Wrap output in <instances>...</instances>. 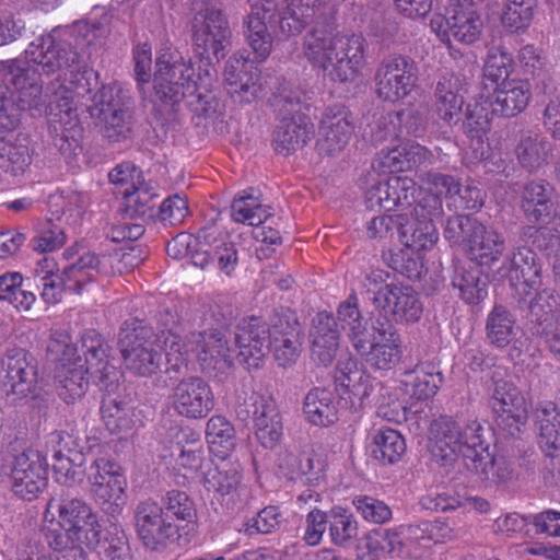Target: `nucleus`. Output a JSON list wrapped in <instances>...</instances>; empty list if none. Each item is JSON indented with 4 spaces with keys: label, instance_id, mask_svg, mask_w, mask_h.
<instances>
[{
    "label": "nucleus",
    "instance_id": "f257e3e1",
    "mask_svg": "<svg viewBox=\"0 0 560 560\" xmlns=\"http://www.w3.org/2000/svg\"><path fill=\"white\" fill-rule=\"evenodd\" d=\"M62 30L42 35L23 57L2 61L0 72V128L13 129L21 110H33L48 119L54 144L66 156L81 151L83 128L73 97L84 96L97 85V73L80 70L79 52Z\"/></svg>",
    "mask_w": 560,
    "mask_h": 560
},
{
    "label": "nucleus",
    "instance_id": "f03ea898",
    "mask_svg": "<svg viewBox=\"0 0 560 560\" xmlns=\"http://www.w3.org/2000/svg\"><path fill=\"white\" fill-rule=\"evenodd\" d=\"M195 10L191 32L195 52L200 56L198 68L179 51L163 49L156 59L153 88L163 102L177 103L191 97L189 105L194 110L208 116L215 110L214 98L208 94L215 82L213 62L225 56L232 32L217 5L203 3Z\"/></svg>",
    "mask_w": 560,
    "mask_h": 560
},
{
    "label": "nucleus",
    "instance_id": "7ed1b4c3",
    "mask_svg": "<svg viewBox=\"0 0 560 560\" xmlns=\"http://www.w3.org/2000/svg\"><path fill=\"white\" fill-rule=\"evenodd\" d=\"M430 452L441 465H448L459 456L465 467L487 485H498L511 478L510 465L503 459H495L489 453L485 440V428L477 421L457 422L442 417L431 424Z\"/></svg>",
    "mask_w": 560,
    "mask_h": 560
},
{
    "label": "nucleus",
    "instance_id": "20e7f679",
    "mask_svg": "<svg viewBox=\"0 0 560 560\" xmlns=\"http://www.w3.org/2000/svg\"><path fill=\"white\" fill-rule=\"evenodd\" d=\"M48 349L60 354L56 371L57 390L61 399L67 404L81 398L91 378L97 385H106L117 376V371L109 363V346L95 330H88L81 339L79 348L71 343L67 334H56Z\"/></svg>",
    "mask_w": 560,
    "mask_h": 560
},
{
    "label": "nucleus",
    "instance_id": "39448f33",
    "mask_svg": "<svg viewBox=\"0 0 560 560\" xmlns=\"http://www.w3.org/2000/svg\"><path fill=\"white\" fill-rule=\"evenodd\" d=\"M44 530L55 550L72 547L94 550L100 542L101 524L97 513L83 499L61 491L47 502Z\"/></svg>",
    "mask_w": 560,
    "mask_h": 560
},
{
    "label": "nucleus",
    "instance_id": "423d86ee",
    "mask_svg": "<svg viewBox=\"0 0 560 560\" xmlns=\"http://www.w3.org/2000/svg\"><path fill=\"white\" fill-rule=\"evenodd\" d=\"M365 39L360 34H331L315 28L304 37V55L334 82H351L365 63Z\"/></svg>",
    "mask_w": 560,
    "mask_h": 560
},
{
    "label": "nucleus",
    "instance_id": "0eeeda50",
    "mask_svg": "<svg viewBox=\"0 0 560 560\" xmlns=\"http://www.w3.org/2000/svg\"><path fill=\"white\" fill-rule=\"evenodd\" d=\"M444 236L460 245L480 266L498 261L505 250V238L493 226H486L469 215H454L446 222Z\"/></svg>",
    "mask_w": 560,
    "mask_h": 560
},
{
    "label": "nucleus",
    "instance_id": "6e6552de",
    "mask_svg": "<svg viewBox=\"0 0 560 560\" xmlns=\"http://www.w3.org/2000/svg\"><path fill=\"white\" fill-rule=\"evenodd\" d=\"M118 347L124 365L130 373L151 376L160 371L163 346L152 327L138 319L126 320L120 328Z\"/></svg>",
    "mask_w": 560,
    "mask_h": 560
},
{
    "label": "nucleus",
    "instance_id": "1a4fd4ad",
    "mask_svg": "<svg viewBox=\"0 0 560 560\" xmlns=\"http://www.w3.org/2000/svg\"><path fill=\"white\" fill-rule=\"evenodd\" d=\"M130 92L118 83L103 85L89 108L102 133L112 141L126 139L131 131Z\"/></svg>",
    "mask_w": 560,
    "mask_h": 560
},
{
    "label": "nucleus",
    "instance_id": "9d476101",
    "mask_svg": "<svg viewBox=\"0 0 560 560\" xmlns=\"http://www.w3.org/2000/svg\"><path fill=\"white\" fill-rule=\"evenodd\" d=\"M279 125L273 135L277 153L289 155L303 148L314 136V125L302 112L296 93L279 94L275 101Z\"/></svg>",
    "mask_w": 560,
    "mask_h": 560
},
{
    "label": "nucleus",
    "instance_id": "9b49d317",
    "mask_svg": "<svg viewBox=\"0 0 560 560\" xmlns=\"http://www.w3.org/2000/svg\"><path fill=\"white\" fill-rule=\"evenodd\" d=\"M443 214L440 196L427 194L421 197L413 208L411 218L404 214L398 221V240L413 252L428 250L439 240L434 221Z\"/></svg>",
    "mask_w": 560,
    "mask_h": 560
},
{
    "label": "nucleus",
    "instance_id": "f8f14e48",
    "mask_svg": "<svg viewBox=\"0 0 560 560\" xmlns=\"http://www.w3.org/2000/svg\"><path fill=\"white\" fill-rule=\"evenodd\" d=\"M46 458L38 451L27 450L9 456L1 474L16 497L31 501L46 487Z\"/></svg>",
    "mask_w": 560,
    "mask_h": 560
},
{
    "label": "nucleus",
    "instance_id": "ddd939ff",
    "mask_svg": "<svg viewBox=\"0 0 560 560\" xmlns=\"http://www.w3.org/2000/svg\"><path fill=\"white\" fill-rule=\"evenodd\" d=\"M375 93L385 102L396 103L409 96L418 83V66L406 55H390L376 68Z\"/></svg>",
    "mask_w": 560,
    "mask_h": 560
},
{
    "label": "nucleus",
    "instance_id": "4468645a",
    "mask_svg": "<svg viewBox=\"0 0 560 560\" xmlns=\"http://www.w3.org/2000/svg\"><path fill=\"white\" fill-rule=\"evenodd\" d=\"M0 380L11 402L19 404L27 400L35 394L37 387L36 359L22 348L8 350L1 360Z\"/></svg>",
    "mask_w": 560,
    "mask_h": 560
},
{
    "label": "nucleus",
    "instance_id": "2eb2a0df",
    "mask_svg": "<svg viewBox=\"0 0 560 560\" xmlns=\"http://www.w3.org/2000/svg\"><path fill=\"white\" fill-rule=\"evenodd\" d=\"M236 413L241 419L253 415L254 433L265 448H273L283 434L282 419L273 399L256 392L245 393L237 398Z\"/></svg>",
    "mask_w": 560,
    "mask_h": 560
},
{
    "label": "nucleus",
    "instance_id": "dca6fc26",
    "mask_svg": "<svg viewBox=\"0 0 560 560\" xmlns=\"http://www.w3.org/2000/svg\"><path fill=\"white\" fill-rule=\"evenodd\" d=\"M88 481L105 512L120 513L127 499V479L117 463L106 458L95 459L88 469Z\"/></svg>",
    "mask_w": 560,
    "mask_h": 560
},
{
    "label": "nucleus",
    "instance_id": "f3484780",
    "mask_svg": "<svg viewBox=\"0 0 560 560\" xmlns=\"http://www.w3.org/2000/svg\"><path fill=\"white\" fill-rule=\"evenodd\" d=\"M361 359L375 370H390L401 358V339L389 322L377 320L373 331L368 332L353 346Z\"/></svg>",
    "mask_w": 560,
    "mask_h": 560
},
{
    "label": "nucleus",
    "instance_id": "a211bd4d",
    "mask_svg": "<svg viewBox=\"0 0 560 560\" xmlns=\"http://www.w3.org/2000/svg\"><path fill=\"white\" fill-rule=\"evenodd\" d=\"M430 26L432 31L444 43H451L452 39L463 43H475L482 28L480 15L471 3H452L446 13L434 14Z\"/></svg>",
    "mask_w": 560,
    "mask_h": 560
},
{
    "label": "nucleus",
    "instance_id": "6ab92c4d",
    "mask_svg": "<svg viewBox=\"0 0 560 560\" xmlns=\"http://www.w3.org/2000/svg\"><path fill=\"white\" fill-rule=\"evenodd\" d=\"M268 348L278 364L282 368L293 365L302 350V328L294 312L281 310L277 312L267 327Z\"/></svg>",
    "mask_w": 560,
    "mask_h": 560
},
{
    "label": "nucleus",
    "instance_id": "aec40b11",
    "mask_svg": "<svg viewBox=\"0 0 560 560\" xmlns=\"http://www.w3.org/2000/svg\"><path fill=\"white\" fill-rule=\"evenodd\" d=\"M133 522L139 538L152 550L166 546L178 535V527L170 521L162 505L151 499L137 504Z\"/></svg>",
    "mask_w": 560,
    "mask_h": 560
},
{
    "label": "nucleus",
    "instance_id": "412c9836",
    "mask_svg": "<svg viewBox=\"0 0 560 560\" xmlns=\"http://www.w3.org/2000/svg\"><path fill=\"white\" fill-rule=\"evenodd\" d=\"M489 405L498 424L509 430L512 435L518 432L527 420L525 397L511 381L493 380L489 389Z\"/></svg>",
    "mask_w": 560,
    "mask_h": 560
},
{
    "label": "nucleus",
    "instance_id": "4be33fe9",
    "mask_svg": "<svg viewBox=\"0 0 560 560\" xmlns=\"http://www.w3.org/2000/svg\"><path fill=\"white\" fill-rule=\"evenodd\" d=\"M174 411L187 419H202L214 407V396L210 385L199 376L179 381L168 396Z\"/></svg>",
    "mask_w": 560,
    "mask_h": 560
},
{
    "label": "nucleus",
    "instance_id": "5701e85b",
    "mask_svg": "<svg viewBox=\"0 0 560 560\" xmlns=\"http://www.w3.org/2000/svg\"><path fill=\"white\" fill-rule=\"evenodd\" d=\"M162 458L184 476L197 475L206 459L200 434L189 428L177 430L164 446Z\"/></svg>",
    "mask_w": 560,
    "mask_h": 560
},
{
    "label": "nucleus",
    "instance_id": "b1692460",
    "mask_svg": "<svg viewBox=\"0 0 560 560\" xmlns=\"http://www.w3.org/2000/svg\"><path fill=\"white\" fill-rule=\"evenodd\" d=\"M353 132V122L349 110L341 104L326 107L318 122L316 142L319 154L337 155L349 143Z\"/></svg>",
    "mask_w": 560,
    "mask_h": 560
},
{
    "label": "nucleus",
    "instance_id": "393cba45",
    "mask_svg": "<svg viewBox=\"0 0 560 560\" xmlns=\"http://www.w3.org/2000/svg\"><path fill=\"white\" fill-rule=\"evenodd\" d=\"M336 12L331 0H287L280 28L284 34L294 35L301 33L311 22H315L317 26H330Z\"/></svg>",
    "mask_w": 560,
    "mask_h": 560
},
{
    "label": "nucleus",
    "instance_id": "a878e982",
    "mask_svg": "<svg viewBox=\"0 0 560 560\" xmlns=\"http://www.w3.org/2000/svg\"><path fill=\"white\" fill-rule=\"evenodd\" d=\"M334 378L340 398L349 402L353 410L364 407L374 389L371 375L353 358L338 362Z\"/></svg>",
    "mask_w": 560,
    "mask_h": 560
},
{
    "label": "nucleus",
    "instance_id": "bb28decb",
    "mask_svg": "<svg viewBox=\"0 0 560 560\" xmlns=\"http://www.w3.org/2000/svg\"><path fill=\"white\" fill-rule=\"evenodd\" d=\"M374 307L399 323L418 322L423 312L418 293L410 285L395 283L375 292Z\"/></svg>",
    "mask_w": 560,
    "mask_h": 560
},
{
    "label": "nucleus",
    "instance_id": "cd10ccee",
    "mask_svg": "<svg viewBox=\"0 0 560 560\" xmlns=\"http://www.w3.org/2000/svg\"><path fill=\"white\" fill-rule=\"evenodd\" d=\"M267 326L258 318L244 319L237 325L233 355L234 362L248 370L257 369L265 357Z\"/></svg>",
    "mask_w": 560,
    "mask_h": 560
},
{
    "label": "nucleus",
    "instance_id": "c85d7f7f",
    "mask_svg": "<svg viewBox=\"0 0 560 560\" xmlns=\"http://www.w3.org/2000/svg\"><path fill=\"white\" fill-rule=\"evenodd\" d=\"M189 343L202 370H222L234 363L232 347L223 331L211 329L189 334Z\"/></svg>",
    "mask_w": 560,
    "mask_h": 560
},
{
    "label": "nucleus",
    "instance_id": "c756f323",
    "mask_svg": "<svg viewBox=\"0 0 560 560\" xmlns=\"http://www.w3.org/2000/svg\"><path fill=\"white\" fill-rule=\"evenodd\" d=\"M417 191L416 183L407 176H388L373 185L365 192V205L370 209L394 210L410 206Z\"/></svg>",
    "mask_w": 560,
    "mask_h": 560
},
{
    "label": "nucleus",
    "instance_id": "7c9ffc66",
    "mask_svg": "<svg viewBox=\"0 0 560 560\" xmlns=\"http://www.w3.org/2000/svg\"><path fill=\"white\" fill-rule=\"evenodd\" d=\"M259 71L243 55L232 56L224 68L228 92L240 103H252L261 92Z\"/></svg>",
    "mask_w": 560,
    "mask_h": 560
},
{
    "label": "nucleus",
    "instance_id": "2f4dec72",
    "mask_svg": "<svg viewBox=\"0 0 560 560\" xmlns=\"http://www.w3.org/2000/svg\"><path fill=\"white\" fill-rule=\"evenodd\" d=\"M201 482L207 491L235 504L243 490L241 464L229 457L218 458L202 474Z\"/></svg>",
    "mask_w": 560,
    "mask_h": 560
},
{
    "label": "nucleus",
    "instance_id": "473e14b6",
    "mask_svg": "<svg viewBox=\"0 0 560 560\" xmlns=\"http://www.w3.org/2000/svg\"><path fill=\"white\" fill-rule=\"evenodd\" d=\"M555 188L544 179L528 182L522 191L521 208L532 224H547L557 213Z\"/></svg>",
    "mask_w": 560,
    "mask_h": 560
},
{
    "label": "nucleus",
    "instance_id": "72a5a7b5",
    "mask_svg": "<svg viewBox=\"0 0 560 560\" xmlns=\"http://www.w3.org/2000/svg\"><path fill=\"white\" fill-rule=\"evenodd\" d=\"M310 337L312 360L318 365H330L339 348V330L331 313H317L312 322Z\"/></svg>",
    "mask_w": 560,
    "mask_h": 560
},
{
    "label": "nucleus",
    "instance_id": "f704fd0d",
    "mask_svg": "<svg viewBox=\"0 0 560 560\" xmlns=\"http://www.w3.org/2000/svg\"><path fill=\"white\" fill-rule=\"evenodd\" d=\"M464 80L454 73L443 74L436 83L434 110L448 126L457 124L464 105Z\"/></svg>",
    "mask_w": 560,
    "mask_h": 560
},
{
    "label": "nucleus",
    "instance_id": "c9c22d12",
    "mask_svg": "<svg viewBox=\"0 0 560 560\" xmlns=\"http://www.w3.org/2000/svg\"><path fill=\"white\" fill-rule=\"evenodd\" d=\"M530 96V84L527 80H503L493 89L490 98L492 113L503 117H514L527 107Z\"/></svg>",
    "mask_w": 560,
    "mask_h": 560
},
{
    "label": "nucleus",
    "instance_id": "e433bc0d",
    "mask_svg": "<svg viewBox=\"0 0 560 560\" xmlns=\"http://www.w3.org/2000/svg\"><path fill=\"white\" fill-rule=\"evenodd\" d=\"M71 436L63 432H54L49 436V443L55 447L52 454V468L57 482L71 487L82 479V472L74 466L82 465V454L73 452L69 447Z\"/></svg>",
    "mask_w": 560,
    "mask_h": 560
},
{
    "label": "nucleus",
    "instance_id": "4c0bfd02",
    "mask_svg": "<svg viewBox=\"0 0 560 560\" xmlns=\"http://www.w3.org/2000/svg\"><path fill=\"white\" fill-rule=\"evenodd\" d=\"M529 298L528 315L534 324L535 334L560 323V295L553 289L532 290Z\"/></svg>",
    "mask_w": 560,
    "mask_h": 560
},
{
    "label": "nucleus",
    "instance_id": "58836bf2",
    "mask_svg": "<svg viewBox=\"0 0 560 560\" xmlns=\"http://www.w3.org/2000/svg\"><path fill=\"white\" fill-rule=\"evenodd\" d=\"M334 393L327 388H312L303 401L305 419L313 425L329 427L338 420V407Z\"/></svg>",
    "mask_w": 560,
    "mask_h": 560
},
{
    "label": "nucleus",
    "instance_id": "ea45409f",
    "mask_svg": "<svg viewBox=\"0 0 560 560\" xmlns=\"http://www.w3.org/2000/svg\"><path fill=\"white\" fill-rule=\"evenodd\" d=\"M536 423L539 430L538 443L549 457L560 455V411L557 405L544 402L536 409Z\"/></svg>",
    "mask_w": 560,
    "mask_h": 560
},
{
    "label": "nucleus",
    "instance_id": "a19ab883",
    "mask_svg": "<svg viewBox=\"0 0 560 560\" xmlns=\"http://www.w3.org/2000/svg\"><path fill=\"white\" fill-rule=\"evenodd\" d=\"M271 215L269 207L261 203L260 195L254 188L240 191L231 203V218L236 223L260 225Z\"/></svg>",
    "mask_w": 560,
    "mask_h": 560
},
{
    "label": "nucleus",
    "instance_id": "79ce46f5",
    "mask_svg": "<svg viewBox=\"0 0 560 560\" xmlns=\"http://www.w3.org/2000/svg\"><path fill=\"white\" fill-rule=\"evenodd\" d=\"M510 272L515 273L511 278L522 279L517 288L520 294L530 295L532 290H538L542 287L541 267L536 262V255L532 249L527 247L517 248L510 259Z\"/></svg>",
    "mask_w": 560,
    "mask_h": 560
},
{
    "label": "nucleus",
    "instance_id": "37998d69",
    "mask_svg": "<svg viewBox=\"0 0 560 560\" xmlns=\"http://www.w3.org/2000/svg\"><path fill=\"white\" fill-rule=\"evenodd\" d=\"M166 318L162 322L160 340L164 345L165 358L170 369L177 371L185 365L188 357L192 353L189 343V335L184 339L174 330L177 323L176 314L166 311Z\"/></svg>",
    "mask_w": 560,
    "mask_h": 560
},
{
    "label": "nucleus",
    "instance_id": "c03bdc74",
    "mask_svg": "<svg viewBox=\"0 0 560 560\" xmlns=\"http://www.w3.org/2000/svg\"><path fill=\"white\" fill-rule=\"evenodd\" d=\"M32 161L25 136L0 139V167L12 175L23 174Z\"/></svg>",
    "mask_w": 560,
    "mask_h": 560
},
{
    "label": "nucleus",
    "instance_id": "a18cd8bd",
    "mask_svg": "<svg viewBox=\"0 0 560 560\" xmlns=\"http://www.w3.org/2000/svg\"><path fill=\"white\" fill-rule=\"evenodd\" d=\"M549 151L547 139L541 133L530 130L521 133L515 148L520 164L530 172L546 162Z\"/></svg>",
    "mask_w": 560,
    "mask_h": 560
},
{
    "label": "nucleus",
    "instance_id": "49530a36",
    "mask_svg": "<svg viewBox=\"0 0 560 560\" xmlns=\"http://www.w3.org/2000/svg\"><path fill=\"white\" fill-rule=\"evenodd\" d=\"M206 439L210 452L217 458L229 457L236 445L235 430L222 416H213L208 420Z\"/></svg>",
    "mask_w": 560,
    "mask_h": 560
},
{
    "label": "nucleus",
    "instance_id": "de8ad7c7",
    "mask_svg": "<svg viewBox=\"0 0 560 560\" xmlns=\"http://www.w3.org/2000/svg\"><path fill=\"white\" fill-rule=\"evenodd\" d=\"M406 451V443L394 429L381 428L375 431L371 443V454L380 463L387 465L398 462Z\"/></svg>",
    "mask_w": 560,
    "mask_h": 560
},
{
    "label": "nucleus",
    "instance_id": "09e8293b",
    "mask_svg": "<svg viewBox=\"0 0 560 560\" xmlns=\"http://www.w3.org/2000/svg\"><path fill=\"white\" fill-rule=\"evenodd\" d=\"M429 178L436 189L434 195L445 194L446 197L457 195L462 200V206L466 209H478L483 205V194L474 185L462 188L453 176L443 174H431Z\"/></svg>",
    "mask_w": 560,
    "mask_h": 560
},
{
    "label": "nucleus",
    "instance_id": "8fccbe9b",
    "mask_svg": "<svg viewBox=\"0 0 560 560\" xmlns=\"http://www.w3.org/2000/svg\"><path fill=\"white\" fill-rule=\"evenodd\" d=\"M337 317L342 330L347 334L352 347L370 332L368 323L364 320L355 294H350L337 308Z\"/></svg>",
    "mask_w": 560,
    "mask_h": 560
},
{
    "label": "nucleus",
    "instance_id": "3c124183",
    "mask_svg": "<svg viewBox=\"0 0 560 560\" xmlns=\"http://www.w3.org/2000/svg\"><path fill=\"white\" fill-rule=\"evenodd\" d=\"M452 285L459 291V296L467 303H477L488 295L487 283L481 279V272L476 267L467 269L464 266H456Z\"/></svg>",
    "mask_w": 560,
    "mask_h": 560
},
{
    "label": "nucleus",
    "instance_id": "603ef678",
    "mask_svg": "<svg viewBox=\"0 0 560 560\" xmlns=\"http://www.w3.org/2000/svg\"><path fill=\"white\" fill-rule=\"evenodd\" d=\"M100 259L93 253L83 254L75 262L65 267L62 276L68 291L80 293L100 272Z\"/></svg>",
    "mask_w": 560,
    "mask_h": 560
},
{
    "label": "nucleus",
    "instance_id": "864d4df0",
    "mask_svg": "<svg viewBox=\"0 0 560 560\" xmlns=\"http://www.w3.org/2000/svg\"><path fill=\"white\" fill-rule=\"evenodd\" d=\"M487 338L497 348H505L515 337V318L503 306H494L487 318Z\"/></svg>",
    "mask_w": 560,
    "mask_h": 560
},
{
    "label": "nucleus",
    "instance_id": "5fc2aeb1",
    "mask_svg": "<svg viewBox=\"0 0 560 560\" xmlns=\"http://www.w3.org/2000/svg\"><path fill=\"white\" fill-rule=\"evenodd\" d=\"M537 0H503L501 24L510 33H517L532 24Z\"/></svg>",
    "mask_w": 560,
    "mask_h": 560
},
{
    "label": "nucleus",
    "instance_id": "6e6d98bb",
    "mask_svg": "<svg viewBox=\"0 0 560 560\" xmlns=\"http://www.w3.org/2000/svg\"><path fill=\"white\" fill-rule=\"evenodd\" d=\"M23 277L19 272L0 276V301L10 303L18 311H28L36 301L33 292L22 289Z\"/></svg>",
    "mask_w": 560,
    "mask_h": 560
},
{
    "label": "nucleus",
    "instance_id": "4d7b16f0",
    "mask_svg": "<svg viewBox=\"0 0 560 560\" xmlns=\"http://www.w3.org/2000/svg\"><path fill=\"white\" fill-rule=\"evenodd\" d=\"M217 260L218 267L225 275L231 276L238 264L237 249L233 242L221 241L214 246L213 250L196 252L192 256V262L196 266L205 268L211 261Z\"/></svg>",
    "mask_w": 560,
    "mask_h": 560
},
{
    "label": "nucleus",
    "instance_id": "13d9d810",
    "mask_svg": "<svg viewBox=\"0 0 560 560\" xmlns=\"http://www.w3.org/2000/svg\"><path fill=\"white\" fill-rule=\"evenodd\" d=\"M101 412L102 419L110 433H121L131 430L135 425L131 408L114 397L104 398Z\"/></svg>",
    "mask_w": 560,
    "mask_h": 560
},
{
    "label": "nucleus",
    "instance_id": "bf43d9fd",
    "mask_svg": "<svg viewBox=\"0 0 560 560\" xmlns=\"http://www.w3.org/2000/svg\"><path fill=\"white\" fill-rule=\"evenodd\" d=\"M490 100H483L481 95L469 103L466 108L464 128L470 138H479L490 129L492 115Z\"/></svg>",
    "mask_w": 560,
    "mask_h": 560
},
{
    "label": "nucleus",
    "instance_id": "052dcab7",
    "mask_svg": "<svg viewBox=\"0 0 560 560\" xmlns=\"http://www.w3.org/2000/svg\"><path fill=\"white\" fill-rule=\"evenodd\" d=\"M399 544V536L394 532H373L368 535L364 548L359 555V560H381L386 555L394 552Z\"/></svg>",
    "mask_w": 560,
    "mask_h": 560
},
{
    "label": "nucleus",
    "instance_id": "680f3d73",
    "mask_svg": "<svg viewBox=\"0 0 560 560\" xmlns=\"http://www.w3.org/2000/svg\"><path fill=\"white\" fill-rule=\"evenodd\" d=\"M94 549L97 550L100 560H131L127 536L117 526L109 528Z\"/></svg>",
    "mask_w": 560,
    "mask_h": 560
},
{
    "label": "nucleus",
    "instance_id": "e2e57ef3",
    "mask_svg": "<svg viewBox=\"0 0 560 560\" xmlns=\"http://www.w3.org/2000/svg\"><path fill=\"white\" fill-rule=\"evenodd\" d=\"M513 70V57L502 46H493L489 49L483 66V77L498 85L503 80H510Z\"/></svg>",
    "mask_w": 560,
    "mask_h": 560
},
{
    "label": "nucleus",
    "instance_id": "0e129e2a",
    "mask_svg": "<svg viewBox=\"0 0 560 560\" xmlns=\"http://www.w3.org/2000/svg\"><path fill=\"white\" fill-rule=\"evenodd\" d=\"M248 45L256 55L257 61L265 60L271 51V36L259 12L248 15L246 21Z\"/></svg>",
    "mask_w": 560,
    "mask_h": 560
},
{
    "label": "nucleus",
    "instance_id": "69168bd1",
    "mask_svg": "<svg viewBox=\"0 0 560 560\" xmlns=\"http://www.w3.org/2000/svg\"><path fill=\"white\" fill-rule=\"evenodd\" d=\"M358 523L351 514L342 510H334L329 521V535L331 541L338 546H345L357 537Z\"/></svg>",
    "mask_w": 560,
    "mask_h": 560
},
{
    "label": "nucleus",
    "instance_id": "338daca9",
    "mask_svg": "<svg viewBox=\"0 0 560 560\" xmlns=\"http://www.w3.org/2000/svg\"><path fill=\"white\" fill-rule=\"evenodd\" d=\"M409 376L412 380L407 381V384L412 386V394L419 399L433 397L443 382L440 372H428L422 368H417Z\"/></svg>",
    "mask_w": 560,
    "mask_h": 560
},
{
    "label": "nucleus",
    "instance_id": "774afa93",
    "mask_svg": "<svg viewBox=\"0 0 560 560\" xmlns=\"http://www.w3.org/2000/svg\"><path fill=\"white\" fill-rule=\"evenodd\" d=\"M281 522L279 509L273 505L266 506L257 513V515L246 523L240 529L245 535L253 536L255 534H269L273 532Z\"/></svg>",
    "mask_w": 560,
    "mask_h": 560
}]
</instances>
